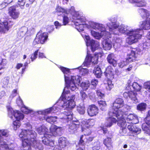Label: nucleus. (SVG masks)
Instances as JSON below:
<instances>
[{"instance_id": "34", "label": "nucleus", "mask_w": 150, "mask_h": 150, "mask_svg": "<svg viewBox=\"0 0 150 150\" xmlns=\"http://www.w3.org/2000/svg\"><path fill=\"white\" fill-rule=\"evenodd\" d=\"M114 54L112 53L109 54L108 56L107 59L108 63L111 64H112L114 67H115L117 65V61L115 59Z\"/></svg>"}, {"instance_id": "38", "label": "nucleus", "mask_w": 150, "mask_h": 150, "mask_svg": "<svg viewBox=\"0 0 150 150\" xmlns=\"http://www.w3.org/2000/svg\"><path fill=\"white\" fill-rule=\"evenodd\" d=\"M138 11L143 18H148L150 16L149 11L143 8L139 9Z\"/></svg>"}, {"instance_id": "63", "label": "nucleus", "mask_w": 150, "mask_h": 150, "mask_svg": "<svg viewBox=\"0 0 150 150\" xmlns=\"http://www.w3.org/2000/svg\"><path fill=\"white\" fill-rule=\"evenodd\" d=\"M98 81L97 80L93 79L91 81V84L94 87H95L98 84Z\"/></svg>"}, {"instance_id": "17", "label": "nucleus", "mask_w": 150, "mask_h": 150, "mask_svg": "<svg viewBox=\"0 0 150 150\" xmlns=\"http://www.w3.org/2000/svg\"><path fill=\"white\" fill-rule=\"evenodd\" d=\"M145 122L142 125V129L147 134L150 135V110L145 119Z\"/></svg>"}, {"instance_id": "8", "label": "nucleus", "mask_w": 150, "mask_h": 150, "mask_svg": "<svg viewBox=\"0 0 150 150\" xmlns=\"http://www.w3.org/2000/svg\"><path fill=\"white\" fill-rule=\"evenodd\" d=\"M61 104V103H57V102L52 107L44 110L38 111H37V113L38 115H44L51 113H57L60 110L61 108H62Z\"/></svg>"}, {"instance_id": "30", "label": "nucleus", "mask_w": 150, "mask_h": 150, "mask_svg": "<svg viewBox=\"0 0 150 150\" xmlns=\"http://www.w3.org/2000/svg\"><path fill=\"white\" fill-rule=\"evenodd\" d=\"M60 114H59V117H52L51 116H48L47 117H45V115H42L43 116V117L42 118L41 120H46V121L50 123H53L56 122L57 119H60L61 121L62 122V120L60 118Z\"/></svg>"}, {"instance_id": "53", "label": "nucleus", "mask_w": 150, "mask_h": 150, "mask_svg": "<svg viewBox=\"0 0 150 150\" xmlns=\"http://www.w3.org/2000/svg\"><path fill=\"white\" fill-rule=\"evenodd\" d=\"M38 50H36L33 53L30 55V59L32 62L33 61L38 57Z\"/></svg>"}, {"instance_id": "6", "label": "nucleus", "mask_w": 150, "mask_h": 150, "mask_svg": "<svg viewBox=\"0 0 150 150\" xmlns=\"http://www.w3.org/2000/svg\"><path fill=\"white\" fill-rule=\"evenodd\" d=\"M72 18L75 20L74 21V24L77 30L79 32L83 31L85 27L86 26L85 23V17L81 16L79 15V12H74Z\"/></svg>"}, {"instance_id": "42", "label": "nucleus", "mask_w": 150, "mask_h": 150, "mask_svg": "<svg viewBox=\"0 0 150 150\" xmlns=\"http://www.w3.org/2000/svg\"><path fill=\"white\" fill-rule=\"evenodd\" d=\"M93 72L96 77L98 78H100L102 74L100 69L98 67L95 68Z\"/></svg>"}, {"instance_id": "35", "label": "nucleus", "mask_w": 150, "mask_h": 150, "mask_svg": "<svg viewBox=\"0 0 150 150\" xmlns=\"http://www.w3.org/2000/svg\"><path fill=\"white\" fill-rule=\"evenodd\" d=\"M95 120L93 119L84 120L81 121V124L85 125L86 127H90L94 124Z\"/></svg>"}, {"instance_id": "7", "label": "nucleus", "mask_w": 150, "mask_h": 150, "mask_svg": "<svg viewBox=\"0 0 150 150\" xmlns=\"http://www.w3.org/2000/svg\"><path fill=\"white\" fill-rule=\"evenodd\" d=\"M64 118L61 119L62 122H67V125L68 126V130L71 133H74L76 131L77 129L80 126V123L78 121H71L67 118V117L64 116Z\"/></svg>"}, {"instance_id": "51", "label": "nucleus", "mask_w": 150, "mask_h": 150, "mask_svg": "<svg viewBox=\"0 0 150 150\" xmlns=\"http://www.w3.org/2000/svg\"><path fill=\"white\" fill-rule=\"evenodd\" d=\"M13 125L14 129L16 130L17 128L19 127L21 124L19 121L16 120L13 122Z\"/></svg>"}, {"instance_id": "14", "label": "nucleus", "mask_w": 150, "mask_h": 150, "mask_svg": "<svg viewBox=\"0 0 150 150\" xmlns=\"http://www.w3.org/2000/svg\"><path fill=\"white\" fill-rule=\"evenodd\" d=\"M137 57V54L134 51H132L129 57L127 59L121 61L118 63V66L120 68H122L128 64L129 62L134 61Z\"/></svg>"}, {"instance_id": "61", "label": "nucleus", "mask_w": 150, "mask_h": 150, "mask_svg": "<svg viewBox=\"0 0 150 150\" xmlns=\"http://www.w3.org/2000/svg\"><path fill=\"white\" fill-rule=\"evenodd\" d=\"M132 95H133V93L131 92V91L128 92H125L123 93L124 97L126 98H127L128 97L129 98L130 96Z\"/></svg>"}, {"instance_id": "57", "label": "nucleus", "mask_w": 150, "mask_h": 150, "mask_svg": "<svg viewBox=\"0 0 150 150\" xmlns=\"http://www.w3.org/2000/svg\"><path fill=\"white\" fill-rule=\"evenodd\" d=\"M18 94L17 90L16 89H14L9 97V100H11L14 97L16 96Z\"/></svg>"}, {"instance_id": "24", "label": "nucleus", "mask_w": 150, "mask_h": 150, "mask_svg": "<svg viewBox=\"0 0 150 150\" xmlns=\"http://www.w3.org/2000/svg\"><path fill=\"white\" fill-rule=\"evenodd\" d=\"M139 26L140 28H138L137 29H140L141 30L140 33L142 36V29L149 30L150 29V18H147L145 21L140 22Z\"/></svg>"}, {"instance_id": "31", "label": "nucleus", "mask_w": 150, "mask_h": 150, "mask_svg": "<svg viewBox=\"0 0 150 150\" xmlns=\"http://www.w3.org/2000/svg\"><path fill=\"white\" fill-rule=\"evenodd\" d=\"M59 145V149L64 150L66 148L67 144V141L66 139L64 137H61L58 140Z\"/></svg>"}, {"instance_id": "13", "label": "nucleus", "mask_w": 150, "mask_h": 150, "mask_svg": "<svg viewBox=\"0 0 150 150\" xmlns=\"http://www.w3.org/2000/svg\"><path fill=\"white\" fill-rule=\"evenodd\" d=\"M47 38L48 34L47 33H42L41 32H39L37 34L33 44L34 45L40 43L43 44L47 41Z\"/></svg>"}, {"instance_id": "12", "label": "nucleus", "mask_w": 150, "mask_h": 150, "mask_svg": "<svg viewBox=\"0 0 150 150\" xmlns=\"http://www.w3.org/2000/svg\"><path fill=\"white\" fill-rule=\"evenodd\" d=\"M116 21V19L114 20L111 19V23H108L107 24V26L109 28L110 33V34L115 35L118 34V28L120 26L119 23L117 22H115Z\"/></svg>"}, {"instance_id": "15", "label": "nucleus", "mask_w": 150, "mask_h": 150, "mask_svg": "<svg viewBox=\"0 0 150 150\" xmlns=\"http://www.w3.org/2000/svg\"><path fill=\"white\" fill-rule=\"evenodd\" d=\"M55 12L58 16L67 14L69 13H71L73 16L74 12H76L75 11L74 8L73 6L71 7V9L67 10L65 9L58 5H57L55 8Z\"/></svg>"}, {"instance_id": "44", "label": "nucleus", "mask_w": 150, "mask_h": 150, "mask_svg": "<svg viewBox=\"0 0 150 150\" xmlns=\"http://www.w3.org/2000/svg\"><path fill=\"white\" fill-rule=\"evenodd\" d=\"M90 85L89 82L88 81H86L85 82H82L81 84V86L84 90H86Z\"/></svg>"}, {"instance_id": "22", "label": "nucleus", "mask_w": 150, "mask_h": 150, "mask_svg": "<svg viewBox=\"0 0 150 150\" xmlns=\"http://www.w3.org/2000/svg\"><path fill=\"white\" fill-rule=\"evenodd\" d=\"M32 30H28L27 27L23 26L21 27L18 32V35L19 38H21L26 35L27 36L30 35L31 34Z\"/></svg>"}, {"instance_id": "28", "label": "nucleus", "mask_w": 150, "mask_h": 150, "mask_svg": "<svg viewBox=\"0 0 150 150\" xmlns=\"http://www.w3.org/2000/svg\"><path fill=\"white\" fill-rule=\"evenodd\" d=\"M103 143L108 150H113L112 142L110 137H107L106 138L104 139L103 141Z\"/></svg>"}, {"instance_id": "27", "label": "nucleus", "mask_w": 150, "mask_h": 150, "mask_svg": "<svg viewBox=\"0 0 150 150\" xmlns=\"http://www.w3.org/2000/svg\"><path fill=\"white\" fill-rule=\"evenodd\" d=\"M105 75L109 79H112L114 78V70L111 66L108 67L105 72Z\"/></svg>"}, {"instance_id": "52", "label": "nucleus", "mask_w": 150, "mask_h": 150, "mask_svg": "<svg viewBox=\"0 0 150 150\" xmlns=\"http://www.w3.org/2000/svg\"><path fill=\"white\" fill-rule=\"evenodd\" d=\"M6 64V60L5 59H2L1 60V61L0 63V71L5 68ZM0 73H2V72L1 71H0Z\"/></svg>"}, {"instance_id": "11", "label": "nucleus", "mask_w": 150, "mask_h": 150, "mask_svg": "<svg viewBox=\"0 0 150 150\" xmlns=\"http://www.w3.org/2000/svg\"><path fill=\"white\" fill-rule=\"evenodd\" d=\"M98 53L95 54L94 55H92L89 53L88 51L86 57L83 64L86 66H88L91 63L93 64H97L98 62V59L99 54Z\"/></svg>"}, {"instance_id": "25", "label": "nucleus", "mask_w": 150, "mask_h": 150, "mask_svg": "<svg viewBox=\"0 0 150 150\" xmlns=\"http://www.w3.org/2000/svg\"><path fill=\"white\" fill-rule=\"evenodd\" d=\"M109 117L106 119L105 123V126L107 127H110L111 126L113 123H115L118 121V119L116 120L114 117H116L115 115H112L110 116L109 114Z\"/></svg>"}, {"instance_id": "29", "label": "nucleus", "mask_w": 150, "mask_h": 150, "mask_svg": "<svg viewBox=\"0 0 150 150\" xmlns=\"http://www.w3.org/2000/svg\"><path fill=\"white\" fill-rule=\"evenodd\" d=\"M108 37H107L108 38ZM103 49L105 50H109L112 47V44L109 38L104 40L102 42Z\"/></svg>"}, {"instance_id": "32", "label": "nucleus", "mask_w": 150, "mask_h": 150, "mask_svg": "<svg viewBox=\"0 0 150 150\" xmlns=\"http://www.w3.org/2000/svg\"><path fill=\"white\" fill-rule=\"evenodd\" d=\"M37 131L40 134H43L44 136L46 134H50V132H48V129L44 125L39 127L36 129Z\"/></svg>"}, {"instance_id": "56", "label": "nucleus", "mask_w": 150, "mask_h": 150, "mask_svg": "<svg viewBox=\"0 0 150 150\" xmlns=\"http://www.w3.org/2000/svg\"><path fill=\"white\" fill-rule=\"evenodd\" d=\"M26 2L25 0H18V4L22 9L24 8V5Z\"/></svg>"}, {"instance_id": "49", "label": "nucleus", "mask_w": 150, "mask_h": 150, "mask_svg": "<svg viewBox=\"0 0 150 150\" xmlns=\"http://www.w3.org/2000/svg\"><path fill=\"white\" fill-rule=\"evenodd\" d=\"M146 104L142 103L138 105L137 106V109L140 111H143L145 110L146 108Z\"/></svg>"}, {"instance_id": "62", "label": "nucleus", "mask_w": 150, "mask_h": 150, "mask_svg": "<svg viewBox=\"0 0 150 150\" xmlns=\"http://www.w3.org/2000/svg\"><path fill=\"white\" fill-rule=\"evenodd\" d=\"M10 78L9 77L7 76L4 78L3 81V83L5 85H7L9 83V80Z\"/></svg>"}, {"instance_id": "5", "label": "nucleus", "mask_w": 150, "mask_h": 150, "mask_svg": "<svg viewBox=\"0 0 150 150\" xmlns=\"http://www.w3.org/2000/svg\"><path fill=\"white\" fill-rule=\"evenodd\" d=\"M62 129V127H58L55 125L51 126L50 128V134L47 135L46 134L42 137L43 144L47 146H54V142L50 137L52 136H56L60 134Z\"/></svg>"}, {"instance_id": "36", "label": "nucleus", "mask_w": 150, "mask_h": 150, "mask_svg": "<svg viewBox=\"0 0 150 150\" xmlns=\"http://www.w3.org/2000/svg\"><path fill=\"white\" fill-rule=\"evenodd\" d=\"M93 137H89L86 136L82 135L80 138L79 140V143L82 144H84L85 143L89 142L91 141L93 139Z\"/></svg>"}, {"instance_id": "45", "label": "nucleus", "mask_w": 150, "mask_h": 150, "mask_svg": "<svg viewBox=\"0 0 150 150\" xmlns=\"http://www.w3.org/2000/svg\"><path fill=\"white\" fill-rule=\"evenodd\" d=\"M131 92L133 93V95H132L131 96H130L129 98H130L131 100L133 101L134 103H137L138 102V100L137 99V94L135 92H133L132 91H131Z\"/></svg>"}, {"instance_id": "37", "label": "nucleus", "mask_w": 150, "mask_h": 150, "mask_svg": "<svg viewBox=\"0 0 150 150\" xmlns=\"http://www.w3.org/2000/svg\"><path fill=\"white\" fill-rule=\"evenodd\" d=\"M130 3H135L137 6H143L146 5V3L144 0H129Z\"/></svg>"}, {"instance_id": "33", "label": "nucleus", "mask_w": 150, "mask_h": 150, "mask_svg": "<svg viewBox=\"0 0 150 150\" xmlns=\"http://www.w3.org/2000/svg\"><path fill=\"white\" fill-rule=\"evenodd\" d=\"M127 128L131 133H134L136 134H139L141 131L140 128H138L135 125H128Z\"/></svg>"}, {"instance_id": "39", "label": "nucleus", "mask_w": 150, "mask_h": 150, "mask_svg": "<svg viewBox=\"0 0 150 150\" xmlns=\"http://www.w3.org/2000/svg\"><path fill=\"white\" fill-rule=\"evenodd\" d=\"M21 110L23 112L26 114H28L29 113L33 114L34 113L38 114L37 113V112H35L32 110L28 108L24 105L21 107Z\"/></svg>"}, {"instance_id": "10", "label": "nucleus", "mask_w": 150, "mask_h": 150, "mask_svg": "<svg viewBox=\"0 0 150 150\" xmlns=\"http://www.w3.org/2000/svg\"><path fill=\"white\" fill-rule=\"evenodd\" d=\"M81 35L85 39L86 46H88L91 45L92 51L93 52L98 48L100 45L98 42L93 40H90V37L88 35L84 34H82Z\"/></svg>"}, {"instance_id": "54", "label": "nucleus", "mask_w": 150, "mask_h": 150, "mask_svg": "<svg viewBox=\"0 0 150 150\" xmlns=\"http://www.w3.org/2000/svg\"><path fill=\"white\" fill-rule=\"evenodd\" d=\"M80 94L81 99L83 101L87 98V94L83 91L81 90L80 91Z\"/></svg>"}, {"instance_id": "9", "label": "nucleus", "mask_w": 150, "mask_h": 150, "mask_svg": "<svg viewBox=\"0 0 150 150\" xmlns=\"http://www.w3.org/2000/svg\"><path fill=\"white\" fill-rule=\"evenodd\" d=\"M8 114L9 117L12 119L14 117L17 120L20 121L23 120L24 117V115L20 111L18 110L14 111L10 106H7Z\"/></svg>"}, {"instance_id": "64", "label": "nucleus", "mask_w": 150, "mask_h": 150, "mask_svg": "<svg viewBox=\"0 0 150 150\" xmlns=\"http://www.w3.org/2000/svg\"><path fill=\"white\" fill-rule=\"evenodd\" d=\"M16 103L19 106H23L22 101L20 97H19L16 100Z\"/></svg>"}, {"instance_id": "21", "label": "nucleus", "mask_w": 150, "mask_h": 150, "mask_svg": "<svg viewBox=\"0 0 150 150\" xmlns=\"http://www.w3.org/2000/svg\"><path fill=\"white\" fill-rule=\"evenodd\" d=\"M120 118H117L118 119L117 125L120 127L119 132L121 135L124 136L125 135L127 132V129L126 128L127 125L126 122L125 120V119L121 120Z\"/></svg>"}, {"instance_id": "55", "label": "nucleus", "mask_w": 150, "mask_h": 150, "mask_svg": "<svg viewBox=\"0 0 150 150\" xmlns=\"http://www.w3.org/2000/svg\"><path fill=\"white\" fill-rule=\"evenodd\" d=\"M63 25H66L69 22V18L67 15L65 14L63 15Z\"/></svg>"}, {"instance_id": "1", "label": "nucleus", "mask_w": 150, "mask_h": 150, "mask_svg": "<svg viewBox=\"0 0 150 150\" xmlns=\"http://www.w3.org/2000/svg\"><path fill=\"white\" fill-rule=\"evenodd\" d=\"M60 69L64 74L65 81L66 87L64 88L63 92L59 99L57 101V103H61L62 107L66 109V111L63 113H61L60 118H64V116L67 117V118L69 120L73 118V113L71 111V109L76 106L75 102L74 101L75 98V95L69 96L68 93L69 91H67L66 94H64L66 88L74 91L77 88L76 84L79 85L81 77L78 76H70V69L62 66L59 67Z\"/></svg>"}, {"instance_id": "59", "label": "nucleus", "mask_w": 150, "mask_h": 150, "mask_svg": "<svg viewBox=\"0 0 150 150\" xmlns=\"http://www.w3.org/2000/svg\"><path fill=\"white\" fill-rule=\"evenodd\" d=\"M149 43L146 42H144L142 45L143 49L144 50L148 49L149 48Z\"/></svg>"}, {"instance_id": "26", "label": "nucleus", "mask_w": 150, "mask_h": 150, "mask_svg": "<svg viewBox=\"0 0 150 150\" xmlns=\"http://www.w3.org/2000/svg\"><path fill=\"white\" fill-rule=\"evenodd\" d=\"M9 28L8 22L6 20L4 21L2 23L0 22V34L6 33Z\"/></svg>"}, {"instance_id": "41", "label": "nucleus", "mask_w": 150, "mask_h": 150, "mask_svg": "<svg viewBox=\"0 0 150 150\" xmlns=\"http://www.w3.org/2000/svg\"><path fill=\"white\" fill-rule=\"evenodd\" d=\"M81 127L82 131L84 133L85 135H88L91 133L90 129H89V127H86L85 125L81 124Z\"/></svg>"}, {"instance_id": "60", "label": "nucleus", "mask_w": 150, "mask_h": 150, "mask_svg": "<svg viewBox=\"0 0 150 150\" xmlns=\"http://www.w3.org/2000/svg\"><path fill=\"white\" fill-rule=\"evenodd\" d=\"M123 107V109L122 110V111H125L127 112V111H129L131 109V106L127 105H124Z\"/></svg>"}, {"instance_id": "43", "label": "nucleus", "mask_w": 150, "mask_h": 150, "mask_svg": "<svg viewBox=\"0 0 150 150\" xmlns=\"http://www.w3.org/2000/svg\"><path fill=\"white\" fill-rule=\"evenodd\" d=\"M74 69L78 71L80 74L82 75H85L87 74L88 73V70L86 68H83L81 67H79Z\"/></svg>"}, {"instance_id": "47", "label": "nucleus", "mask_w": 150, "mask_h": 150, "mask_svg": "<svg viewBox=\"0 0 150 150\" xmlns=\"http://www.w3.org/2000/svg\"><path fill=\"white\" fill-rule=\"evenodd\" d=\"M98 103L100 109L102 110H105L106 105L105 102V101L99 100L98 101Z\"/></svg>"}, {"instance_id": "40", "label": "nucleus", "mask_w": 150, "mask_h": 150, "mask_svg": "<svg viewBox=\"0 0 150 150\" xmlns=\"http://www.w3.org/2000/svg\"><path fill=\"white\" fill-rule=\"evenodd\" d=\"M77 110L80 114H84L86 112V108L84 104L81 103L79 104L77 106Z\"/></svg>"}, {"instance_id": "46", "label": "nucleus", "mask_w": 150, "mask_h": 150, "mask_svg": "<svg viewBox=\"0 0 150 150\" xmlns=\"http://www.w3.org/2000/svg\"><path fill=\"white\" fill-rule=\"evenodd\" d=\"M93 146L92 147L93 150H99L100 147V143L99 141H97L93 143Z\"/></svg>"}, {"instance_id": "16", "label": "nucleus", "mask_w": 150, "mask_h": 150, "mask_svg": "<svg viewBox=\"0 0 150 150\" xmlns=\"http://www.w3.org/2000/svg\"><path fill=\"white\" fill-rule=\"evenodd\" d=\"M128 115V112H127V116H123L121 117L120 119L121 120L125 119V120L127 122H129V121H132L131 123L133 124H136L139 122V120L137 116L133 114H129Z\"/></svg>"}, {"instance_id": "20", "label": "nucleus", "mask_w": 150, "mask_h": 150, "mask_svg": "<svg viewBox=\"0 0 150 150\" xmlns=\"http://www.w3.org/2000/svg\"><path fill=\"white\" fill-rule=\"evenodd\" d=\"M91 33L93 36L97 39H100L102 38L104 39L106 37L110 38V33L108 32H100V33L94 30H91Z\"/></svg>"}, {"instance_id": "50", "label": "nucleus", "mask_w": 150, "mask_h": 150, "mask_svg": "<svg viewBox=\"0 0 150 150\" xmlns=\"http://www.w3.org/2000/svg\"><path fill=\"white\" fill-rule=\"evenodd\" d=\"M131 86L136 91H139L141 88V86L136 82H134Z\"/></svg>"}, {"instance_id": "2", "label": "nucleus", "mask_w": 150, "mask_h": 150, "mask_svg": "<svg viewBox=\"0 0 150 150\" xmlns=\"http://www.w3.org/2000/svg\"><path fill=\"white\" fill-rule=\"evenodd\" d=\"M24 127L28 128L27 129H21V132L19 134V137L22 138L23 146L24 150H31L30 145L36 149L42 150L43 146L40 143L39 140H35L36 133L34 131L30 130L32 126L29 123L24 125Z\"/></svg>"}, {"instance_id": "4", "label": "nucleus", "mask_w": 150, "mask_h": 150, "mask_svg": "<svg viewBox=\"0 0 150 150\" xmlns=\"http://www.w3.org/2000/svg\"><path fill=\"white\" fill-rule=\"evenodd\" d=\"M113 105L108 113L110 116H112L114 115L117 118L119 119L124 115L127 116V112L122 111V110L120 109L124 105V101L122 99H116L113 103Z\"/></svg>"}, {"instance_id": "23", "label": "nucleus", "mask_w": 150, "mask_h": 150, "mask_svg": "<svg viewBox=\"0 0 150 150\" xmlns=\"http://www.w3.org/2000/svg\"><path fill=\"white\" fill-rule=\"evenodd\" d=\"M99 112V109L97 107L94 105H90L87 110L88 115L91 117L95 116Z\"/></svg>"}, {"instance_id": "58", "label": "nucleus", "mask_w": 150, "mask_h": 150, "mask_svg": "<svg viewBox=\"0 0 150 150\" xmlns=\"http://www.w3.org/2000/svg\"><path fill=\"white\" fill-rule=\"evenodd\" d=\"M144 87L148 91L150 92V81L145 82L144 84Z\"/></svg>"}, {"instance_id": "48", "label": "nucleus", "mask_w": 150, "mask_h": 150, "mask_svg": "<svg viewBox=\"0 0 150 150\" xmlns=\"http://www.w3.org/2000/svg\"><path fill=\"white\" fill-rule=\"evenodd\" d=\"M105 85L106 89L109 91L111 90L113 86L111 80H108L107 83H105Z\"/></svg>"}, {"instance_id": "18", "label": "nucleus", "mask_w": 150, "mask_h": 150, "mask_svg": "<svg viewBox=\"0 0 150 150\" xmlns=\"http://www.w3.org/2000/svg\"><path fill=\"white\" fill-rule=\"evenodd\" d=\"M88 25L96 30H99L100 32H108L106 31L105 26L102 24L90 21L88 22Z\"/></svg>"}, {"instance_id": "3", "label": "nucleus", "mask_w": 150, "mask_h": 150, "mask_svg": "<svg viewBox=\"0 0 150 150\" xmlns=\"http://www.w3.org/2000/svg\"><path fill=\"white\" fill-rule=\"evenodd\" d=\"M118 33L117 35L120 33L125 34L128 36L126 38V42L129 45L137 42L138 40L141 38V30L140 29H132L129 30L127 25H121L118 28Z\"/></svg>"}, {"instance_id": "19", "label": "nucleus", "mask_w": 150, "mask_h": 150, "mask_svg": "<svg viewBox=\"0 0 150 150\" xmlns=\"http://www.w3.org/2000/svg\"><path fill=\"white\" fill-rule=\"evenodd\" d=\"M8 11L9 16L13 19H16L19 17L20 13L15 6H12L9 7Z\"/></svg>"}]
</instances>
